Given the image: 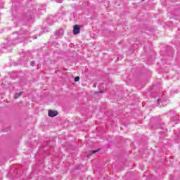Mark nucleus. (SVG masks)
<instances>
[{"label": "nucleus", "mask_w": 180, "mask_h": 180, "mask_svg": "<svg viewBox=\"0 0 180 180\" xmlns=\"http://www.w3.org/2000/svg\"><path fill=\"white\" fill-rule=\"evenodd\" d=\"M80 30H81V28L79 25H75L73 28V34H79Z\"/></svg>", "instance_id": "f257e3e1"}, {"label": "nucleus", "mask_w": 180, "mask_h": 180, "mask_svg": "<svg viewBox=\"0 0 180 180\" xmlns=\"http://www.w3.org/2000/svg\"><path fill=\"white\" fill-rule=\"evenodd\" d=\"M63 35H64V30L63 28L59 29L56 32V36L57 37H63Z\"/></svg>", "instance_id": "f03ea898"}, {"label": "nucleus", "mask_w": 180, "mask_h": 180, "mask_svg": "<svg viewBox=\"0 0 180 180\" xmlns=\"http://www.w3.org/2000/svg\"><path fill=\"white\" fill-rule=\"evenodd\" d=\"M57 115H58L57 111H54L53 110H49V116H50V117H54L55 116H57Z\"/></svg>", "instance_id": "7ed1b4c3"}, {"label": "nucleus", "mask_w": 180, "mask_h": 180, "mask_svg": "<svg viewBox=\"0 0 180 180\" xmlns=\"http://www.w3.org/2000/svg\"><path fill=\"white\" fill-rule=\"evenodd\" d=\"M21 95H22V93H17V94H15V98L18 99V98H19V96H20Z\"/></svg>", "instance_id": "20e7f679"}, {"label": "nucleus", "mask_w": 180, "mask_h": 180, "mask_svg": "<svg viewBox=\"0 0 180 180\" xmlns=\"http://www.w3.org/2000/svg\"><path fill=\"white\" fill-rule=\"evenodd\" d=\"M78 81H79V77H76L75 78V82H78Z\"/></svg>", "instance_id": "39448f33"}, {"label": "nucleus", "mask_w": 180, "mask_h": 180, "mask_svg": "<svg viewBox=\"0 0 180 180\" xmlns=\"http://www.w3.org/2000/svg\"><path fill=\"white\" fill-rule=\"evenodd\" d=\"M91 153L92 154H95V153H98V150H92Z\"/></svg>", "instance_id": "423d86ee"}, {"label": "nucleus", "mask_w": 180, "mask_h": 180, "mask_svg": "<svg viewBox=\"0 0 180 180\" xmlns=\"http://www.w3.org/2000/svg\"><path fill=\"white\" fill-rule=\"evenodd\" d=\"M30 64H31V65L33 67V66L34 65V61H32Z\"/></svg>", "instance_id": "0eeeda50"}, {"label": "nucleus", "mask_w": 180, "mask_h": 180, "mask_svg": "<svg viewBox=\"0 0 180 180\" xmlns=\"http://www.w3.org/2000/svg\"><path fill=\"white\" fill-rule=\"evenodd\" d=\"M161 101V99H158V105H160V101Z\"/></svg>", "instance_id": "6e6552de"}, {"label": "nucleus", "mask_w": 180, "mask_h": 180, "mask_svg": "<svg viewBox=\"0 0 180 180\" xmlns=\"http://www.w3.org/2000/svg\"><path fill=\"white\" fill-rule=\"evenodd\" d=\"M94 88L96 87V84H94Z\"/></svg>", "instance_id": "1a4fd4ad"}, {"label": "nucleus", "mask_w": 180, "mask_h": 180, "mask_svg": "<svg viewBox=\"0 0 180 180\" xmlns=\"http://www.w3.org/2000/svg\"><path fill=\"white\" fill-rule=\"evenodd\" d=\"M58 2H63V1H58Z\"/></svg>", "instance_id": "9d476101"}]
</instances>
